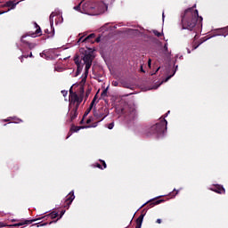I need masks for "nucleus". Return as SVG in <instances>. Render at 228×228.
<instances>
[{
    "label": "nucleus",
    "instance_id": "bf43d9fd",
    "mask_svg": "<svg viewBox=\"0 0 228 228\" xmlns=\"http://www.w3.org/2000/svg\"><path fill=\"white\" fill-rule=\"evenodd\" d=\"M41 225H47V223H45V224H41Z\"/></svg>",
    "mask_w": 228,
    "mask_h": 228
},
{
    "label": "nucleus",
    "instance_id": "4c0bfd02",
    "mask_svg": "<svg viewBox=\"0 0 228 228\" xmlns=\"http://www.w3.org/2000/svg\"><path fill=\"white\" fill-rule=\"evenodd\" d=\"M40 56L41 58H45V60H47V54H45V53H41Z\"/></svg>",
    "mask_w": 228,
    "mask_h": 228
},
{
    "label": "nucleus",
    "instance_id": "ea45409f",
    "mask_svg": "<svg viewBox=\"0 0 228 228\" xmlns=\"http://www.w3.org/2000/svg\"><path fill=\"white\" fill-rule=\"evenodd\" d=\"M90 94H91V91L87 90L86 93V100L85 101H86V99H88V95H90Z\"/></svg>",
    "mask_w": 228,
    "mask_h": 228
},
{
    "label": "nucleus",
    "instance_id": "5701e85b",
    "mask_svg": "<svg viewBox=\"0 0 228 228\" xmlns=\"http://www.w3.org/2000/svg\"><path fill=\"white\" fill-rule=\"evenodd\" d=\"M220 35H223V37H227L228 35V27L221 28L219 30Z\"/></svg>",
    "mask_w": 228,
    "mask_h": 228
},
{
    "label": "nucleus",
    "instance_id": "6ab92c4d",
    "mask_svg": "<svg viewBox=\"0 0 228 228\" xmlns=\"http://www.w3.org/2000/svg\"><path fill=\"white\" fill-rule=\"evenodd\" d=\"M92 66H90V64H87V66H86V69H85V76L82 78V83H86V78L88 77V71L90 70Z\"/></svg>",
    "mask_w": 228,
    "mask_h": 228
},
{
    "label": "nucleus",
    "instance_id": "a878e982",
    "mask_svg": "<svg viewBox=\"0 0 228 228\" xmlns=\"http://www.w3.org/2000/svg\"><path fill=\"white\" fill-rule=\"evenodd\" d=\"M64 215H65V210H61V211L60 217H59L57 220H55V221L50 222L49 224H56V222H58V220H60V218H61V216H63Z\"/></svg>",
    "mask_w": 228,
    "mask_h": 228
},
{
    "label": "nucleus",
    "instance_id": "f8f14e48",
    "mask_svg": "<svg viewBox=\"0 0 228 228\" xmlns=\"http://www.w3.org/2000/svg\"><path fill=\"white\" fill-rule=\"evenodd\" d=\"M69 110H71L69 112V122H72L75 120V118H77V110H79V107H72L69 108Z\"/></svg>",
    "mask_w": 228,
    "mask_h": 228
},
{
    "label": "nucleus",
    "instance_id": "052dcab7",
    "mask_svg": "<svg viewBox=\"0 0 228 228\" xmlns=\"http://www.w3.org/2000/svg\"><path fill=\"white\" fill-rule=\"evenodd\" d=\"M45 33H49V30H48V29H46V30H45Z\"/></svg>",
    "mask_w": 228,
    "mask_h": 228
},
{
    "label": "nucleus",
    "instance_id": "20e7f679",
    "mask_svg": "<svg viewBox=\"0 0 228 228\" xmlns=\"http://www.w3.org/2000/svg\"><path fill=\"white\" fill-rule=\"evenodd\" d=\"M121 114L124 116L126 122H133L138 118L136 108L126 105L121 109Z\"/></svg>",
    "mask_w": 228,
    "mask_h": 228
},
{
    "label": "nucleus",
    "instance_id": "9b49d317",
    "mask_svg": "<svg viewBox=\"0 0 228 228\" xmlns=\"http://www.w3.org/2000/svg\"><path fill=\"white\" fill-rule=\"evenodd\" d=\"M211 191H215V193H218L219 195H225V188L223 185L216 184L212 188H210Z\"/></svg>",
    "mask_w": 228,
    "mask_h": 228
},
{
    "label": "nucleus",
    "instance_id": "7c9ffc66",
    "mask_svg": "<svg viewBox=\"0 0 228 228\" xmlns=\"http://www.w3.org/2000/svg\"><path fill=\"white\" fill-rule=\"evenodd\" d=\"M95 101H97V94L94 97L93 101L90 103V106H92L93 108L95 105Z\"/></svg>",
    "mask_w": 228,
    "mask_h": 228
},
{
    "label": "nucleus",
    "instance_id": "6e6552de",
    "mask_svg": "<svg viewBox=\"0 0 228 228\" xmlns=\"http://www.w3.org/2000/svg\"><path fill=\"white\" fill-rule=\"evenodd\" d=\"M161 202H165V200L152 199L144 203L141 208H144V206H147L148 208H154V206H158V204H161Z\"/></svg>",
    "mask_w": 228,
    "mask_h": 228
},
{
    "label": "nucleus",
    "instance_id": "de8ad7c7",
    "mask_svg": "<svg viewBox=\"0 0 228 228\" xmlns=\"http://www.w3.org/2000/svg\"><path fill=\"white\" fill-rule=\"evenodd\" d=\"M1 227H6V224L3 223V222H0V228Z\"/></svg>",
    "mask_w": 228,
    "mask_h": 228
},
{
    "label": "nucleus",
    "instance_id": "a18cd8bd",
    "mask_svg": "<svg viewBox=\"0 0 228 228\" xmlns=\"http://www.w3.org/2000/svg\"><path fill=\"white\" fill-rule=\"evenodd\" d=\"M20 122H22V119L17 118L14 123H15V124H20Z\"/></svg>",
    "mask_w": 228,
    "mask_h": 228
},
{
    "label": "nucleus",
    "instance_id": "f257e3e1",
    "mask_svg": "<svg viewBox=\"0 0 228 228\" xmlns=\"http://www.w3.org/2000/svg\"><path fill=\"white\" fill-rule=\"evenodd\" d=\"M197 4L192 7L188 8L182 14V26L183 29H189V31H193L195 26L200 28L202 26V16H199V11L195 10Z\"/></svg>",
    "mask_w": 228,
    "mask_h": 228
},
{
    "label": "nucleus",
    "instance_id": "dca6fc26",
    "mask_svg": "<svg viewBox=\"0 0 228 228\" xmlns=\"http://www.w3.org/2000/svg\"><path fill=\"white\" fill-rule=\"evenodd\" d=\"M51 218L52 220H54V218H58V212L56 211H53L50 214L41 217V218H37V220H42L43 218Z\"/></svg>",
    "mask_w": 228,
    "mask_h": 228
},
{
    "label": "nucleus",
    "instance_id": "79ce46f5",
    "mask_svg": "<svg viewBox=\"0 0 228 228\" xmlns=\"http://www.w3.org/2000/svg\"><path fill=\"white\" fill-rule=\"evenodd\" d=\"M164 50L166 51V53L168 51V44H165L164 45Z\"/></svg>",
    "mask_w": 228,
    "mask_h": 228
},
{
    "label": "nucleus",
    "instance_id": "a211bd4d",
    "mask_svg": "<svg viewBox=\"0 0 228 228\" xmlns=\"http://www.w3.org/2000/svg\"><path fill=\"white\" fill-rule=\"evenodd\" d=\"M35 26L37 28L35 33H29V36L32 37L33 38H35V37H37V35H40V33H42V28H40V26H38V24L35 23Z\"/></svg>",
    "mask_w": 228,
    "mask_h": 228
},
{
    "label": "nucleus",
    "instance_id": "37998d69",
    "mask_svg": "<svg viewBox=\"0 0 228 228\" xmlns=\"http://www.w3.org/2000/svg\"><path fill=\"white\" fill-rule=\"evenodd\" d=\"M94 42L99 44V42H101V37H96Z\"/></svg>",
    "mask_w": 228,
    "mask_h": 228
},
{
    "label": "nucleus",
    "instance_id": "680f3d73",
    "mask_svg": "<svg viewBox=\"0 0 228 228\" xmlns=\"http://www.w3.org/2000/svg\"><path fill=\"white\" fill-rule=\"evenodd\" d=\"M165 117H168V113L165 114Z\"/></svg>",
    "mask_w": 228,
    "mask_h": 228
},
{
    "label": "nucleus",
    "instance_id": "8fccbe9b",
    "mask_svg": "<svg viewBox=\"0 0 228 228\" xmlns=\"http://www.w3.org/2000/svg\"><path fill=\"white\" fill-rule=\"evenodd\" d=\"M28 58H33V53L30 52V53L28 54Z\"/></svg>",
    "mask_w": 228,
    "mask_h": 228
},
{
    "label": "nucleus",
    "instance_id": "0eeeda50",
    "mask_svg": "<svg viewBox=\"0 0 228 228\" xmlns=\"http://www.w3.org/2000/svg\"><path fill=\"white\" fill-rule=\"evenodd\" d=\"M74 62L77 65L75 77H77V76H79V74H81V71L83 70V63H81V61L79 60V55H75Z\"/></svg>",
    "mask_w": 228,
    "mask_h": 228
},
{
    "label": "nucleus",
    "instance_id": "864d4df0",
    "mask_svg": "<svg viewBox=\"0 0 228 228\" xmlns=\"http://www.w3.org/2000/svg\"><path fill=\"white\" fill-rule=\"evenodd\" d=\"M151 59H149V61H148V66L151 68Z\"/></svg>",
    "mask_w": 228,
    "mask_h": 228
},
{
    "label": "nucleus",
    "instance_id": "39448f33",
    "mask_svg": "<svg viewBox=\"0 0 228 228\" xmlns=\"http://www.w3.org/2000/svg\"><path fill=\"white\" fill-rule=\"evenodd\" d=\"M85 97V87L81 86L79 88V94H73L69 97V108H79L81 102H83V98Z\"/></svg>",
    "mask_w": 228,
    "mask_h": 228
},
{
    "label": "nucleus",
    "instance_id": "c9c22d12",
    "mask_svg": "<svg viewBox=\"0 0 228 228\" xmlns=\"http://www.w3.org/2000/svg\"><path fill=\"white\" fill-rule=\"evenodd\" d=\"M94 167H96L97 168H100V170H104V168L102 167V166L101 164H99V163H96V164L94 165Z\"/></svg>",
    "mask_w": 228,
    "mask_h": 228
},
{
    "label": "nucleus",
    "instance_id": "c756f323",
    "mask_svg": "<svg viewBox=\"0 0 228 228\" xmlns=\"http://www.w3.org/2000/svg\"><path fill=\"white\" fill-rule=\"evenodd\" d=\"M99 124V121L93 123L91 126H86V129H88V127H97Z\"/></svg>",
    "mask_w": 228,
    "mask_h": 228
},
{
    "label": "nucleus",
    "instance_id": "412c9836",
    "mask_svg": "<svg viewBox=\"0 0 228 228\" xmlns=\"http://www.w3.org/2000/svg\"><path fill=\"white\" fill-rule=\"evenodd\" d=\"M70 129H71V131H72L73 133H77V131H79L80 129H86V128L85 126H76L73 125Z\"/></svg>",
    "mask_w": 228,
    "mask_h": 228
},
{
    "label": "nucleus",
    "instance_id": "e2e57ef3",
    "mask_svg": "<svg viewBox=\"0 0 228 228\" xmlns=\"http://www.w3.org/2000/svg\"><path fill=\"white\" fill-rule=\"evenodd\" d=\"M158 70H159V68L157 69L156 72H158Z\"/></svg>",
    "mask_w": 228,
    "mask_h": 228
},
{
    "label": "nucleus",
    "instance_id": "7ed1b4c3",
    "mask_svg": "<svg viewBox=\"0 0 228 228\" xmlns=\"http://www.w3.org/2000/svg\"><path fill=\"white\" fill-rule=\"evenodd\" d=\"M167 124L168 122L167 121V119H165V118L160 119L159 123L146 129V136H155V138H161V136H164L165 132L167 131Z\"/></svg>",
    "mask_w": 228,
    "mask_h": 228
},
{
    "label": "nucleus",
    "instance_id": "58836bf2",
    "mask_svg": "<svg viewBox=\"0 0 228 228\" xmlns=\"http://www.w3.org/2000/svg\"><path fill=\"white\" fill-rule=\"evenodd\" d=\"M61 94H62L63 97H67V94H69V92L66 90H63V91H61Z\"/></svg>",
    "mask_w": 228,
    "mask_h": 228
},
{
    "label": "nucleus",
    "instance_id": "4468645a",
    "mask_svg": "<svg viewBox=\"0 0 228 228\" xmlns=\"http://www.w3.org/2000/svg\"><path fill=\"white\" fill-rule=\"evenodd\" d=\"M20 42H21L22 44H25L26 45H28V49H30V51L33 50V49H35V47H37V44H35V43H29L28 40H26V36H23V37H21Z\"/></svg>",
    "mask_w": 228,
    "mask_h": 228
},
{
    "label": "nucleus",
    "instance_id": "603ef678",
    "mask_svg": "<svg viewBox=\"0 0 228 228\" xmlns=\"http://www.w3.org/2000/svg\"><path fill=\"white\" fill-rule=\"evenodd\" d=\"M50 37L47 36V37H43V40H47V38H49Z\"/></svg>",
    "mask_w": 228,
    "mask_h": 228
},
{
    "label": "nucleus",
    "instance_id": "0e129e2a",
    "mask_svg": "<svg viewBox=\"0 0 228 228\" xmlns=\"http://www.w3.org/2000/svg\"><path fill=\"white\" fill-rule=\"evenodd\" d=\"M167 113H170V110H168Z\"/></svg>",
    "mask_w": 228,
    "mask_h": 228
},
{
    "label": "nucleus",
    "instance_id": "ddd939ff",
    "mask_svg": "<svg viewBox=\"0 0 228 228\" xmlns=\"http://www.w3.org/2000/svg\"><path fill=\"white\" fill-rule=\"evenodd\" d=\"M94 38H95V34L93 33L87 36L86 37H81L77 42H90L91 44H94Z\"/></svg>",
    "mask_w": 228,
    "mask_h": 228
},
{
    "label": "nucleus",
    "instance_id": "bb28decb",
    "mask_svg": "<svg viewBox=\"0 0 228 228\" xmlns=\"http://www.w3.org/2000/svg\"><path fill=\"white\" fill-rule=\"evenodd\" d=\"M177 193H179V191H176L175 189H174V191L169 193V197L174 198L175 197V195H177Z\"/></svg>",
    "mask_w": 228,
    "mask_h": 228
},
{
    "label": "nucleus",
    "instance_id": "09e8293b",
    "mask_svg": "<svg viewBox=\"0 0 228 228\" xmlns=\"http://www.w3.org/2000/svg\"><path fill=\"white\" fill-rule=\"evenodd\" d=\"M161 219H157L156 224H161Z\"/></svg>",
    "mask_w": 228,
    "mask_h": 228
},
{
    "label": "nucleus",
    "instance_id": "49530a36",
    "mask_svg": "<svg viewBox=\"0 0 228 228\" xmlns=\"http://www.w3.org/2000/svg\"><path fill=\"white\" fill-rule=\"evenodd\" d=\"M94 119L92 118H89L87 120H86V124H91V122L93 121Z\"/></svg>",
    "mask_w": 228,
    "mask_h": 228
},
{
    "label": "nucleus",
    "instance_id": "5fc2aeb1",
    "mask_svg": "<svg viewBox=\"0 0 228 228\" xmlns=\"http://www.w3.org/2000/svg\"><path fill=\"white\" fill-rule=\"evenodd\" d=\"M52 29H53L52 37H53V35H54V28H53Z\"/></svg>",
    "mask_w": 228,
    "mask_h": 228
},
{
    "label": "nucleus",
    "instance_id": "f03ea898",
    "mask_svg": "<svg viewBox=\"0 0 228 228\" xmlns=\"http://www.w3.org/2000/svg\"><path fill=\"white\" fill-rule=\"evenodd\" d=\"M104 12V3L92 0L83 2L81 13L86 15H100Z\"/></svg>",
    "mask_w": 228,
    "mask_h": 228
},
{
    "label": "nucleus",
    "instance_id": "2eb2a0df",
    "mask_svg": "<svg viewBox=\"0 0 228 228\" xmlns=\"http://www.w3.org/2000/svg\"><path fill=\"white\" fill-rule=\"evenodd\" d=\"M37 220L38 219L25 220L24 222L14 224L11 227H20L22 225H29V224H33V222H37Z\"/></svg>",
    "mask_w": 228,
    "mask_h": 228
},
{
    "label": "nucleus",
    "instance_id": "a19ab883",
    "mask_svg": "<svg viewBox=\"0 0 228 228\" xmlns=\"http://www.w3.org/2000/svg\"><path fill=\"white\" fill-rule=\"evenodd\" d=\"M72 133H74V132L70 129L69 132L68 133V136L66 138L67 139L70 138V136H72Z\"/></svg>",
    "mask_w": 228,
    "mask_h": 228
},
{
    "label": "nucleus",
    "instance_id": "1a4fd4ad",
    "mask_svg": "<svg viewBox=\"0 0 228 228\" xmlns=\"http://www.w3.org/2000/svg\"><path fill=\"white\" fill-rule=\"evenodd\" d=\"M94 54H92L90 53H86L85 56L82 57V60H83L86 67L87 65H89V67H92V63L94 61Z\"/></svg>",
    "mask_w": 228,
    "mask_h": 228
},
{
    "label": "nucleus",
    "instance_id": "473e14b6",
    "mask_svg": "<svg viewBox=\"0 0 228 228\" xmlns=\"http://www.w3.org/2000/svg\"><path fill=\"white\" fill-rule=\"evenodd\" d=\"M174 74H175V71L172 75L167 77L164 79V83H167V81H168L169 79H171V78L174 77Z\"/></svg>",
    "mask_w": 228,
    "mask_h": 228
},
{
    "label": "nucleus",
    "instance_id": "cd10ccee",
    "mask_svg": "<svg viewBox=\"0 0 228 228\" xmlns=\"http://www.w3.org/2000/svg\"><path fill=\"white\" fill-rule=\"evenodd\" d=\"M24 58H29V54L24 53L23 55H21V56L20 57V60L21 63L24 62Z\"/></svg>",
    "mask_w": 228,
    "mask_h": 228
},
{
    "label": "nucleus",
    "instance_id": "f704fd0d",
    "mask_svg": "<svg viewBox=\"0 0 228 228\" xmlns=\"http://www.w3.org/2000/svg\"><path fill=\"white\" fill-rule=\"evenodd\" d=\"M74 94H77V93L74 92L72 90V86H71L70 89H69V97H72Z\"/></svg>",
    "mask_w": 228,
    "mask_h": 228
},
{
    "label": "nucleus",
    "instance_id": "b1692460",
    "mask_svg": "<svg viewBox=\"0 0 228 228\" xmlns=\"http://www.w3.org/2000/svg\"><path fill=\"white\" fill-rule=\"evenodd\" d=\"M74 10H76L77 12H83V2H81L79 4L76 5L74 7Z\"/></svg>",
    "mask_w": 228,
    "mask_h": 228
},
{
    "label": "nucleus",
    "instance_id": "2f4dec72",
    "mask_svg": "<svg viewBox=\"0 0 228 228\" xmlns=\"http://www.w3.org/2000/svg\"><path fill=\"white\" fill-rule=\"evenodd\" d=\"M106 127H108V129H113V127H115V122L110 123L106 126Z\"/></svg>",
    "mask_w": 228,
    "mask_h": 228
},
{
    "label": "nucleus",
    "instance_id": "aec40b11",
    "mask_svg": "<svg viewBox=\"0 0 228 228\" xmlns=\"http://www.w3.org/2000/svg\"><path fill=\"white\" fill-rule=\"evenodd\" d=\"M17 6V4H14L13 1H8L4 4V7L10 8V10H13Z\"/></svg>",
    "mask_w": 228,
    "mask_h": 228
},
{
    "label": "nucleus",
    "instance_id": "e433bc0d",
    "mask_svg": "<svg viewBox=\"0 0 228 228\" xmlns=\"http://www.w3.org/2000/svg\"><path fill=\"white\" fill-rule=\"evenodd\" d=\"M100 163H102L103 168H106V167H107L106 161H104V160H102V159H100Z\"/></svg>",
    "mask_w": 228,
    "mask_h": 228
},
{
    "label": "nucleus",
    "instance_id": "c85d7f7f",
    "mask_svg": "<svg viewBox=\"0 0 228 228\" xmlns=\"http://www.w3.org/2000/svg\"><path fill=\"white\" fill-rule=\"evenodd\" d=\"M102 97H108V88L104 89L102 94H101Z\"/></svg>",
    "mask_w": 228,
    "mask_h": 228
},
{
    "label": "nucleus",
    "instance_id": "393cba45",
    "mask_svg": "<svg viewBox=\"0 0 228 228\" xmlns=\"http://www.w3.org/2000/svg\"><path fill=\"white\" fill-rule=\"evenodd\" d=\"M94 109L93 106H89V108L86 110V112L84 113V118L86 117H88V115L90 114V111H92V110Z\"/></svg>",
    "mask_w": 228,
    "mask_h": 228
},
{
    "label": "nucleus",
    "instance_id": "f3484780",
    "mask_svg": "<svg viewBox=\"0 0 228 228\" xmlns=\"http://www.w3.org/2000/svg\"><path fill=\"white\" fill-rule=\"evenodd\" d=\"M145 214L142 213L139 217L136 219V226L135 228H142V224H143V218Z\"/></svg>",
    "mask_w": 228,
    "mask_h": 228
},
{
    "label": "nucleus",
    "instance_id": "3c124183",
    "mask_svg": "<svg viewBox=\"0 0 228 228\" xmlns=\"http://www.w3.org/2000/svg\"><path fill=\"white\" fill-rule=\"evenodd\" d=\"M141 72L145 73V70L143 69V66H141Z\"/></svg>",
    "mask_w": 228,
    "mask_h": 228
},
{
    "label": "nucleus",
    "instance_id": "72a5a7b5",
    "mask_svg": "<svg viewBox=\"0 0 228 228\" xmlns=\"http://www.w3.org/2000/svg\"><path fill=\"white\" fill-rule=\"evenodd\" d=\"M153 34L155 35V37H161V35H163L162 33L159 32L158 30H153Z\"/></svg>",
    "mask_w": 228,
    "mask_h": 228
},
{
    "label": "nucleus",
    "instance_id": "13d9d810",
    "mask_svg": "<svg viewBox=\"0 0 228 228\" xmlns=\"http://www.w3.org/2000/svg\"><path fill=\"white\" fill-rule=\"evenodd\" d=\"M12 222H17V220H15V219H12Z\"/></svg>",
    "mask_w": 228,
    "mask_h": 228
},
{
    "label": "nucleus",
    "instance_id": "4d7b16f0",
    "mask_svg": "<svg viewBox=\"0 0 228 228\" xmlns=\"http://www.w3.org/2000/svg\"><path fill=\"white\" fill-rule=\"evenodd\" d=\"M4 122H10V119H4Z\"/></svg>",
    "mask_w": 228,
    "mask_h": 228
},
{
    "label": "nucleus",
    "instance_id": "c03bdc74",
    "mask_svg": "<svg viewBox=\"0 0 228 228\" xmlns=\"http://www.w3.org/2000/svg\"><path fill=\"white\" fill-rule=\"evenodd\" d=\"M113 86H118V81H112Z\"/></svg>",
    "mask_w": 228,
    "mask_h": 228
},
{
    "label": "nucleus",
    "instance_id": "9d476101",
    "mask_svg": "<svg viewBox=\"0 0 228 228\" xmlns=\"http://www.w3.org/2000/svg\"><path fill=\"white\" fill-rule=\"evenodd\" d=\"M75 199H76V196L74 195V191H71L69 193V195L66 197V200H65L66 205L64 206V208H67V209H69V208H70V204H72Z\"/></svg>",
    "mask_w": 228,
    "mask_h": 228
},
{
    "label": "nucleus",
    "instance_id": "423d86ee",
    "mask_svg": "<svg viewBox=\"0 0 228 228\" xmlns=\"http://www.w3.org/2000/svg\"><path fill=\"white\" fill-rule=\"evenodd\" d=\"M110 115V110L108 108L102 107L98 110L94 109V117L98 122H102Z\"/></svg>",
    "mask_w": 228,
    "mask_h": 228
},
{
    "label": "nucleus",
    "instance_id": "6e6d98bb",
    "mask_svg": "<svg viewBox=\"0 0 228 228\" xmlns=\"http://www.w3.org/2000/svg\"><path fill=\"white\" fill-rule=\"evenodd\" d=\"M84 120H85V118H83V119L80 121V124H83Z\"/></svg>",
    "mask_w": 228,
    "mask_h": 228
},
{
    "label": "nucleus",
    "instance_id": "4be33fe9",
    "mask_svg": "<svg viewBox=\"0 0 228 228\" xmlns=\"http://www.w3.org/2000/svg\"><path fill=\"white\" fill-rule=\"evenodd\" d=\"M50 26H51V29H53V28H54V12H52L50 15Z\"/></svg>",
    "mask_w": 228,
    "mask_h": 228
}]
</instances>
